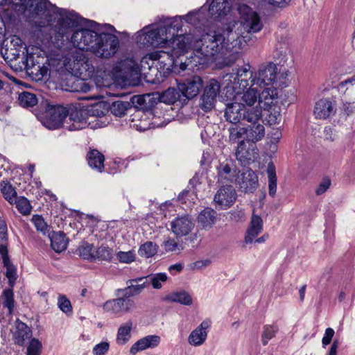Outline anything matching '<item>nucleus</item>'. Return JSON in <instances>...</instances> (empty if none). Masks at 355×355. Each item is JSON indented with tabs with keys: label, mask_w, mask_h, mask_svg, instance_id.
I'll use <instances>...</instances> for the list:
<instances>
[{
	"label": "nucleus",
	"mask_w": 355,
	"mask_h": 355,
	"mask_svg": "<svg viewBox=\"0 0 355 355\" xmlns=\"http://www.w3.org/2000/svg\"><path fill=\"white\" fill-rule=\"evenodd\" d=\"M236 22H230L222 29L207 33L197 38L193 33H188L193 37L191 42L189 56L180 62V69L184 71L188 66L191 68L206 64L216 55H225L226 52L239 49L242 42L239 40V33L233 32Z\"/></svg>",
	"instance_id": "nucleus-1"
},
{
	"label": "nucleus",
	"mask_w": 355,
	"mask_h": 355,
	"mask_svg": "<svg viewBox=\"0 0 355 355\" xmlns=\"http://www.w3.org/2000/svg\"><path fill=\"white\" fill-rule=\"evenodd\" d=\"M193 37L191 35H177L171 42V53L164 51H157L152 52L144 56L141 60V67H145L148 60L152 61V65L155 64L157 70L160 75L167 76L171 72L180 73V70L178 69V59L185 54L189 53L191 49V42Z\"/></svg>",
	"instance_id": "nucleus-2"
},
{
	"label": "nucleus",
	"mask_w": 355,
	"mask_h": 355,
	"mask_svg": "<svg viewBox=\"0 0 355 355\" xmlns=\"http://www.w3.org/2000/svg\"><path fill=\"white\" fill-rule=\"evenodd\" d=\"M181 28L182 18L175 17L168 19L159 27L145 26L137 33L135 41L139 47H162L171 45V42Z\"/></svg>",
	"instance_id": "nucleus-3"
},
{
	"label": "nucleus",
	"mask_w": 355,
	"mask_h": 355,
	"mask_svg": "<svg viewBox=\"0 0 355 355\" xmlns=\"http://www.w3.org/2000/svg\"><path fill=\"white\" fill-rule=\"evenodd\" d=\"M45 51L40 47L30 45L26 48V54L23 53L21 64L19 65L20 71L26 70L35 80L46 79L49 76V69L41 63L40 60L44 58Z\"/></svg>",
	"instance_id": "nucleus-4"
},
{
	"label": "nucleus",
	"mask_w": 355,
	"mask_h": 355,
	"mask_svg": "<svg viewBox=\"0 0 355 355\" xmlns=\"http://www.w3.org/2000/svg\"><path fill=\"white\" fill-rule=\"evenodd\" d=\"M237 11L239 21H233L238 23L233 29V32L239 33V40L241 41L245 33H256L263 28V23L257 12L245 3L238 5Z\"/></svg>",
	"instance_id": "nucleus-5"
},
{
	"label": "nucleus",
	"mask_w": 355,
	"mask_h": 355,
	"mask_svg": "<svg viewBox=\"0 0 355 355\" xmlns=\"http://www.w3.org/2000/svg\"><path fill=\"white\" fill-rule=\"evenodd\" d=\"M64 66L72 75L81 79L91 78L96 71L85 53L77 49L72 50L70 56L65 58Z\"/></svg>",
	"instance_id": "nucleus-6"
},
{
	"label": "nucleus",
	"mask_w": 355,
	"mask_h": 355,
	"mask_svg": "<svg viewBox=\"0 0 355 355\" xmlns=\"http://www.w3.org/2000/svg\"><path fill=\"white\" fill-rule=\"evenodd\" d=\"M250 69V64H245L238 68L232 69L231 73L223 76V83L225 85L227 93L230 91L245 90L252 84L255 71H252Z\"/></svg>",
	"instance_id": "nucleus-7"
},
{
	"label": "nucleus",
	"mask_w": 355,
	"mask_h": 355,
	"mask_svg": "<svg viewBox=\"0 0 355 355\" xmlns=\"http://www.w3.org/2000/svg\"><path fill=\"white\" fill-rule=\"evenodd\" d=\"M225 116L227 121L236 124L241 121L254 122L262 117V110L259 105L253 109H247L242 103L234 99L226 105Z\"/></svg>",
	"instance_id": "nucleus-8"
},
{
	"label": "nucleus",
	"mask_w": 355,
	"mask_h": 355,
	"mask_svg": "<svg viewBox=\"0 0 355 355\" xmlns=\"http://www.w3.org/2000/svg\"><path fill=\"white\" fill-rule=\"evenodd\" d=\"M282 75L278 70L277 64L268 62L261 65L257 71L252 80V85L257 87H275L279 85V80Z\"/></svg>",
	"instance_id": "nucleus-9"
},
{
	"label": "nucleus",
	"mask_w": 355,
	"mask_h": 355,
	"mask_svg": "<svg viewBox=\"0 0 355 355\" xmlns=\"http://www.w3.org/2000/svg\"><path fill=\"white\" fill-rule=\"evenodd\" d=\"M67 110L62 105H48L41 118L42 124L49 129H57L68 124Z\"/></svg>",
	"instance_id": "nucleus-10"
},
{
	"label": "nucleus",
	"mask_w": 355,
	"mask_h": 355,
	"mask_svg": "<svg viewBox=\"0 0 355 355\" xmlns=\"http://www.w3.org/2000/svg\"><path fill=\"white\" fill-rule=\"evenodd\" d=\"M119 47V40L115 35L103 33L99 35L93 53L99 58H110L116 53Z\"/></svg>",
	"instance_id": "nucleus-11"
},
{
	"label": "nucleus",
	"mask_w": 355,
	"mask_h": 355,
	"mask_svg": "<svg viewBox=\"0 0 355 355\" xmlns=\"http://www.w3.org/2000/svg\"><path fill=\"white\" fill-rule=\"evenodd\" d=\"M67 110L68 124L64 127L71 131L78 130L85 128L87 125V115L85 106L81 103L71 105Z\"/></svg>",
	"instance_id": "nucleus-12"
},
{
	"label": "nucleus",
	"mask_w": 355,
	"mask_h": 355,
	"mask_svg": "<svg viewBox=\"0 0 355 355\" xmlns=\"http://www.w3.org/2000/svg\"><path fill=\"white\" fill-rule=\"evenodd\" d=\"M98 37L99 35L94 31L81 28L73 33L71 42L76 47V49L82 51H90L93 53Z\"/></svg>",
	"instance_id": "nucleus-13"
},
{
	"label": "nucleus",
	"mask_w": 355,
	"mask_h": 355,
	"mask_svg": "<svg viewBox=\"0 0 355 355\" xmlns=\"http://www.w3.org/2000/svg\"><path fill=\"white\" fill-rule=\"evenodd\" d=\"M53 15L55 17L53 21H57L60 26L58 32L62 36L66 33V28L76 27L81 21V18L74 11L55 8Z\"/></svg>",
	"instance_id": "nucleus-14"
},
{
	"label": "nucleus",
	"mask_w": 355,
	"mask_h": 355,
	"mask_svg": "<svg viewBox=\"0 0 355 355\" xmlns=\"http://www.w3.org/2000/svg\"><path fill=\"white\" fill-rule=\"evenodd\" d=\"M220 89V85L217 80L211 79L207 83L200 98V106L202 110L208 112L214 107Z\"/></svg>",
	"instance_id": "nucleus-15"
},
{
	"label": "nucleus",
	"mask_w": 355,
	"mask_h": 355,
	"mask_svg": "<svg viewBox=\"0 0 355 355\" xmlns=\"http://www.w3.org/2000/svg\"><path fill=\"white\" fill-rule=\"evenodd\" d=\"M237 198L236 190L232 185L221 187L216 191L214 202L219 209H227L232 207Z\"/></svg>",
	"instance_id": "nucleus-16"
},
{
	"label": "nucleus",
	"mask_w": 355,
	"mask_h": 355,
	"mask_svg": "<svg viewBox=\"0 0 355 355\" xmlns=\"http://www.w3.org/2000/svg\"><path fill=\"white\" fill-rule=\"evenodd\" d=\"M235 182L241 191L252 193L258 187V177L252 169L245 168L237 174Z\"/></svg>",
	"instance_id": "nucleus-17"
},
{
	"label": "nucleus",
	"mask_w": 355,
	"mask_h": 355,
	"mask_svg": "<svg viewBox=\"0 0 355 355\" xmlns=\"http://www.w3.org/2000/svg\"><path fill=\"white\" fill-rule=\"evenodd\" d=\"M235 156L241 165L245 166L257 159L258 150L254 144L247 143L244 140H241L236 147Z\"/></svg>",
	"instance_id": "nucleus-18"
},
{
	"label": "nucleus",
	"mask_w": 355,
	"mask_h": 355,
	"mask_svg": "<svg viewBox=\"0 0 355 355\" xmlns=\"http://www.w3.org/2000/svg\"><path fill=\"white\" fill-rule=\"evenodd\" d=\"M258 89L259 87L251 84V85L248 87L245 90H236L234 92L235 93L233 96L234 99L240 101L247 109H253L256 106L254 105L258 103Z\"/></svg>",
	"instance_id": "nucleus-19"
},
{
	"label": "nucleus",
	"mask_w": 355,
	"mask_h": 355,
	"mask_svg": "<svg viewBox=\"0 0 355 355\" xmlns=\"http://www.w3.org/2000/svg\"><path fill=\"white\" fill-rule=\"evenodd\" d=\"M262 89L259 92V101L256 105H259L261 110L263 109H270L277 105L278 92L275 87H259Z\"/></svg>",
	"instance_id": "nucleus-20"
},
{
	"label": "nucleus",
	"mask_w": 355,
	"mask_h": 355,
	"mask_svg": "<svg viewBox=\"0 0 355 355\" xmlns=\"http://www.w3.org/2000/svg\"><path fill=\"white\" fill-rule=\"evenodd\" d=\"M203 81L198 76H192L184 81L178 83V89L188 98H192L198 95L202 87Z\"/></svg>",
	"instance_id": "nucleus-21"
},
{
	"label": "nucleus",
	"mask_w": 355,
	"mask_h": 355,
	"mask_svg": "<svg viewBox=\"0 0 355 355\" xmlns=\"http://www.w3.org/2000/svg\"><path fill=\"white\" fill-rule=\"evenodd\" d=\"M194 223L191 218L188 216L177 217L171 222V230L177 237H182L188 235L194 227Z\"/></svg>",
	"instance_id": "nucleus-22"
},
{
	"label": "nucleus",
	"mask_w": 355,
	"mask_h": 355,
	"mask_svg": "<svg viewBox=\"0 0 355 355\" xmlns=\"http://www.w3.org/2000/svg\"><path fill=\"white\" fill-rule=\"evenodd\" d=\"M161 343V337L158 335H148L137 340L130 348V354L136 355L138 352L148 349H154Z\"/></svg>",
	"instance_id": "nucleus-23"
},
{
	"label": "nucleus",
	"mask_w": 355,
	"mask_h": 355,
	"mask_svg": "<svg viewBox=\"0 0 355 355\" xmlns=\"http://www.w3.org/2000/svg\"><path fill=\"white\" fill-rule=\"evenodd\" d=\"M211 326V321L208 319L203 320L199 326L194 329L188 337V343L194 347L201 346L206 341L208 329Z\"/></svg>",
	"instance_id": "nucleus-24"
},
{
	"label": "nucleus",
	"mask_w": 355,
	"mask_h": 355,
	"mask_svg": "<svg viewBox=\"0 0 355 355\" xmlns=\"http://www.w3.org/2000/svg\"><path fill=\"white\" fill-rule=\"evenodd\" d=\"M263 230L262 218L254 213L252 214L251 220L246 230L244 236V246L254 243V239Z\"/></svg>",
	"instance_id": "nucleus-25"
},
{
	"label": "nucleus",
	"mask_w": 355,
	"mask_h": 355,
	"mask_svg": "<svg viewBox=\"0 0 355 355\" xmlns=\"http://www.w3.org/2000/svg\"><path fill=\"white\" fill-rule=\"evenodd\" d=\"M14 306L15 301L12 290L10 288L3 290L0 296V322L12 315Z\"/></svg>",
	"instance_id": "nucleus-26"
},
{
	"label": "nucleus",
	"mask_w": 355,
	"mask_h": 355,
	"mask_svg": "<svg viewBox=\"0 0 355 355\" xmlns=\"http://www.w3.org/2000/svg\"><path fill=\"white\" fill-rule=\"evenodd\" d=\"M335 104L329 98H322L315 103L313 114L316 119H327L335 114Z\"/></svg>",
	"instance_id": "nucleus-27"
},
{
	"label": "nucleus",
	"mask_w": 355,
	"mask_h": 355,
	"mask_svg": "<svg viewBox=\"0 0 355 355\" xmlns=\"http://www.w3.org/2000/svg\"><path fill=\"white\" fill-rule=\"evenodd\" d=\"M128 286L121 290L124 295L132 297L141 293L143 290L148 286L146 277L130 279L127 282Z\"/></svg>",
	"instance_id": "nucleus-28"
},
{
	"label": "nucleus",
	"mask_w": 355,
	"mask_h": 355,
	"mask_svg": "<svg viewBox=\"0 0 355 355\" xmlns=\"http://www.w3.org/2000/svg\"><path fill=\"white\" fill-rule=\"evenodd\" d=\"M15 342L19 345H24L26 340L32 336L31 329L24 322L17 320L12 329Z\"/></svg>",
	"instance_id": "nucleus-29"
},
{
	"label": "nucleus",
	"mask_w": 355,
	"mask_h": 355,
	"mask_svg": "<svg viewBox=\"0 0 355 355\" xmlns=\"http://www.w3.org/2000/svg\"><path fill=\"white\" fill-rule=\"evenodd\" d=\"M236 170L231 161L226 160L218 167V181L220 183H227L235 181Z\"/></svg>",
	"instance_id": "nucleus-30"
},
{
	"label": "nucleus",
	"mask_w": 355,
	"mask_h": 355,
	"mask_svg": "<svg viewBox=\"0 0 355 355\" xmlns=\"http://www.w3.org/2000/svg\"><path fill=\"white\" fill-rule=\"evenodd\" d=\"M0 248L3 263L6 268V276L8 279L10 286H13L17 279L16 267L10 261L8 249H6L4 246H1Z\"/></svg>",
	"instance_id": "nucleus-31"
},
{
	"label": "nucleus",
	"mask_w": 355,
	"mask_h": 355,
	"mask_svg": "<svg viewBox=\"0 0 355 355\" xmlns=\"http://www.w3.org/2000/svg\"><path fill=\"white\" fill-rule=\"evenodd\" d=\"M261 119L254 122H250L251 125L247 128V139L252 144L260 141L265 135L264 126L260 123Z\"/></svg>",
	"instance_id": "nucleus-32"
},
{
	"label": "nucleus",
	"mask_w": 355,
	"mask_h": 355,
	"mask_svg": "<svg viewBox=\"0 0 355 355\" xmlns=\"http://www.w3.org/2000/svg\"><path fill=\"white\" fill-rule=\"evenodd\" d=\"M133 328V322L129 320L122 323L117 331L116 343L119 345L127 344L131 338V331Z\"/></svg>",
	"instance_id": "nucleus-33"
},
{
	"label": "nucleus",
	"mask_w": 355,
	"mask_h": 355,
	"mask_svg": "<svg viewBox=\"0 0 355 355\" xmlns=\"http://www.w3.org/2000/svg\"><path fill=\"white\" fill-rule=\"evenodd\" d=\"M216 220V212L211 208L203 209L198 216V223L205 230L211 228Z\"/></svg>",
	"instance_id": "nucleus-34"
},
{
	"label": "nucleus",
	"mask_w": 355,
	"mask_h": 355,
	"mask_svg": "<svg viewBox=\"0 0 355 355\" xmlns=\"http://www.w3.org/2000/svg\"><path fill=\"white\" fill-rule=\"evenodd\" d=\"M89 166L98 172H102L104 168V155L97 150H92L87 154Z\"/></svg>",
	"instance_id": "nucleus-35"
},
{
	"label": "nucleus",
	"mask_w": 355,
	"mask_h": 355,
	"mask_svg": "<svg viewBox=\"0 0 355 355\" xmlns=\"http://www.w3.org/2000/svg\"><path fill=\"white\" fill-rule=\"evenodd\" d=\"M49 236L51 248L54 251L61 252L67 248V240L63 232H53L51 235L49 234Z\"/></svg>",
	"instance_id": "nucleus-36"
},
{
	"label": "nucleus",
	"mask_w": 355,
	"mask_h": 355,
	"mask_svg": "<svg viewBox=\"0 0 355 355\" xmlns=\"http://www.w3.org/2000/svg\"><path fill=\"white\" fill-rule=\"evenodd\" d=\"M166 300L169 302L180 303L185 306H190L193 304L191 296L185 291L171 293L166 297Z\"/></svg>",
	"instance_id": "nucleus-37"
},
{
	"label": "nucleus",
	"mask_w": 355,
	"mask_h": 355,
	"mask_svg": "<svg viewBox=\"0 0 355 355\" xmlns=\"http://www.w3.org/2000/svg\"><path fill=\"white\" fill-rule=\"evenodd\" d=\"M85 109L87 116L102 117L108 112L109 106L105 102L101 101L87 105Z\"/></svg>",
	"instance_id": "nucleus-38"
},
{
	"label": "nucleus",
	"mask_w": 355,
	"mask_h": 355,
	"mask_svg": "<svg viewBox=\"0 0 355 355\" xmlns=\"http://www.w3.org/2000/svg\"><path fill=\"white\" fill-rule=\"evenodd\" d=\"M131 107V103L128 101H116L112 103L109 109L113 115L122 117L126 114L127 111Z\"/></svg>",
	"instance_id": "nucleus-39"
},
{
	"label": "nucleus",
	"mask_w": 355,
	"mask_h": 355,
	"mask_svg": "<svg viewBox=\"0 0 355 355\" xmlns=\"http://www.w3.org/2000/svg\"><path fill=\"white\" fill-rule=\"evenodd\" d=\"M266 172L268 178V193L271 197H274L277 191V176L275 166L272 162L268 163Z\"/></svg>",
	"instance_id": "nucleus-40"
},
{
	"label": "nucleus",
	"mask_w": 355,
	"mask_h": 355,
	"mask_svg": "<svg viewBox=\"0 0 355 355\" xmlns=\"http://www.w3.org/2000/svg\"><path fill=\"white\" fill-rule=\"evenodd\" d=\"M18 101L23 107H32L37 105L38 100L35 94L29 92H22L19 94Z\"/></svg>",
	"instance_id": "nucleus-41"
},
{
	"label": "nucleus",
	"mask_w": 355,
	"mask_h": 355,
	"mask_svg": "<svg viewBox=\"0 0 355 355\" xmlns=\"http://www.w3.org/2000/svg\"><path fill=\"white\" fill-rule=\"evenodd\" d=\"M1 191L3 197L10 204H13L17 199V192L15 188L8 181L3 180L1 183Z\"/></svg>",
	"instance_id": "nucleus-42"
},
{
	"label": "nucleus",
	"mask_w": 355,
	"mask_h": 355,
	"mask_svg": "<svg viewBox=\"0 0 355 355\" xmlns=\"http://www.w3.org/2000/svg\"><path fill=\"white\" fill-rule=\"evenodd\" d=\"M157 248L158 247L155 243L147 241L139 247L138 253L142 257L150 258L157 253Z\"/></svg>",
	"instance_id": "nucleus-43"
},
{
	"label": "nucleus",
	"mask_w": 355,
	"mask_h": 355,
	"mask_svg": "<svg viewBox=\"0 0 355 355\" xmlns=\"http://www.w3.org/2000/svg\"><path fill=\"white\" fill-rule=\"evenodd\" d=\"M146 277L148 279V285L151 284L155 289L162 288V284L165 283L168 279V276L164 272L153 274Z\"/></svg>",
	"instance_id": "nucleus-44"
},
{
	"label": "nucleus",
	"mask_w": 355,
	"mask_h": 355,
	"mask_svg": "<svg viewBox=\"0 0 355 355\" xmlns=\"http://www.w3.org/2000/svg\"><path fill=\"white\" fill-rule=\"evenodd\" d=\"M268 112L266 120L270 125H277L282 121L281 108L277 105L270 109H264Z\"/></svg>",
	"instance_id": "nucleus-45"
},
{
	"label": "nucleus",
	"mask_w": 355,
	"mask_h": 355,
	"mask_svg": "<svg viewBox=\"0 0 355 355\" xmlns=\"http://www.w3.org/2000/svg\"><path fill=\"white\" fill-rule=\"evenodd\" d=\"M16 205L17 210L24 216L31 214L32 207L28 200L24 197H17L13 202Z\"/></svg>",
	"instance_id": "nucleus-46"
},
{
	"label": "nucleus",
	"mask_w": 355,
	"mask_h": 355,
	"mask_svg": "<svg viewBox=\"0 0 355 355\" xmlns=\"http://www.w3.org/2000/svg\"><path fill=\"white\" fill-rule=\"evenodd\" d=\"M278 331V327L276 325L266 324L263 327L261 334V342L263 345H266L269 340L274 338Z\"/></svg>",
	"instance_id": "nucleus-47"
},
{
	"label": "nucleus",
	"mask_w": 355,
	"mask_h": 355,
	"mask_svg": "<svg viewBox=\"0 0 355 355\" xmlns=\"http://www.w3.org/2000/svg\"><path fill=\"white\" fill-rule=\"evenodd\" d=\"M123 297H119L118 300L121 307V315L125 313H129L132 311L136 306L135 302L130 299V297H128L123 294Z\"/></svg>",
	"instance_id": "nucleus-48"
},
{
	"label": "nucleus",
	"mask_w": 355,
	"mask_h": 355,
	"mask_svg": "<svg viewBox=\"0 0 355 355\" xmlns=\"http://www.w3.org/2000/svg\"><path fill=\"white\" fill-rule=\"evenodd\" d=\"M95 252L92 244L85 243L79 248L80 255L86 260H95Z\"/></svg>",
	"instance_id": "nucleus-49"
},
{
	"label": "nucleus",
	"mask_w": 355,
	"mask_h": 355,
	"mask_svg": "<svg viewBox=\"0 0 355 355\" xmlns=\"http://www.w3.org/2000/svg\"><path fill=\"white\" fill-rule=\"evenodd\" d=\"M94 257L95 259L110 261L113 257V250L107 246L101 245L96 250Z\"/></svg>",
	"instance_id": "nucleus-50"
},
{
	"label": "nucleus",
	"mask_w": 355,
	"mask_h": 355,
	"mask_svg": "<svg viewBox=\"0 0 355 355\" xmlns=\"http://www.w3.org/2000/svg\"><path fill=\"white\" fill-rule=\"evenodd\" d=\"M103 310L107 313L111 314H114L118 316L121 315V307L119 305V302L118 298L107 300L103 304Z\"/></svg>",
	"instance_id": "nucleus-51"
},
{
	"label": "nucleus",
	"mask_w": 355,
	"mask_h": 355,
	"mask_svg": "<svg viewBox=\"0 0 355 355\" xmlns=\"http://www.w3.org/2000/svg\"><path fill=\"white\" fill-rule=\"evenodd\" d=\"M37 231L41 232L44 235L49 234L50 227L45 222L44 219L40 215H34L31 219Z\"/></svg>",
	"instance_id": "nucleus-52"
},
{
	"label": "nucleus",
	"mask_w": 355,
	"mask_h": 355,
	"mask_svg": "<svg viewBox=\"0 0 355 355\" xmlns=\"http://www.w3.org/2000/svg\"><path fill=\"white\" fill-rule=\"evenodd\" d=\"M230 141L231 142H236L242 139L244 135L247 136V128L240 126H233L230 128Z\"/></svg>",
	"instance_id": "nucleus-53"
},
{
	"label": "nucleus",
	"mask_w": 355,
	"mask_h": 355,
	"mask_svg": "<svg viewBox=\"0 0 355 355\" xmlns=\"http://www.w3.org/2000/svg\"><path fill=\"white\" fill-rule=\"evenodd\" d=\"M202 12H203V7L198 10V11H193L188 15L183 17V19L189 24H192L194 26H198L199 24H201L200 21L201 20V18L202 17Z\"/></svg>",
	"instance_id": "nucleus-54"
},
{
	"label": "nucleus",
	"mask_w": 355,
	"mask_h": 355,
	"mask_svg": "<svg viewBox=\"0 0 355 355\" xmlns=\"http://www.w3.org/2000/svg\"><path fill=\"white\" fill-rule=\"evenodd\" d=\"M116 256L119 261L123 263H130L135 261L136 259V254L134 250L119 251Z\"/></svg>",
	"instance_id": "nucleus-55"
},
{
	"label": "nucleus",
	"mask_w": 355,
	"mask_h": 355,
	"mask_svg": "<svg viewBox=\"0 0 355 355\" xmlns=\"http://www.w3.org/2000/svg\"><path fill=\"white\" fill-rule=\"evenodd\" d=\"M58 306L59 309L66 314H71L72 313L71 302L65 295L59 296L58 300Z\"/></svg>",
	"instance_id": "nucleus-56"
},
{
	"label": "nucleus",
	"mask_w": 355,
	"mask_h": 355,
	"mask_svg": "<svg viewBox=\"0 0 355 355\" xmlns=\"http://www.w3.org/2000/svg\"><path fill=\"white\" fill-rule=\"evenodd\" d=\"M41 349V342L38 339L33 338L27 347V355H40Z\"/></svg>",
	"instance_id": "nucleus-57"
},
{
	"label": "nucleus",
	"mask_w": 355,
	"mask_h": 355,
	"mask_svg": "<svg viewBox=\"0 0 355 355\" xmlns=\"http://www.w3.org/2000/svg\"><path fill=\"white\" fill-rule=\"evenodd\" d=\"M87 79L79 78L73 83V92L86 93L91 90L92 86L87 83Z\"/></svg>",
	"instance_id": "nucleus-58"
},
{
	"label": "nucleus",
	"mask_w": 355,
	"mask_h": 355,
	"mask_svg": "<svg viewBox=\"0 0 355 355\" xmlns=\"http://www.w3.org/2000/svg\"><path fill=\"white\" fill-rule=\"evenodd\" d=\"M110 349V343L107 341L101 342L95 345L92 349L94 355H105Z\"/></svg>",
	"instance_id": "nucleus-59"
},
{
	"label": "nucleus",
	"mask_w": 355,
	"mask_h": 355,
	"mask_svg": "<svg viewBox=\"0 0 355 355\" xmlns=\"http://www.w3.org/2000/svg\"><path fill=\"white\" fill-rule=\"evenodd\" d=\"M162 247L166 252H175L180 250L178 243L172 239H168L164 241Z\"/></svg>",
	"instance_id": "nucleus-60"
},
{
	"label": "nucleus",
	"mask_w": 355,
	"mask_h": 355,
	"mask_svg": "<svg viewBox=\"0 0 355 355\" xmlns=\"http://www.w3.org/2000/svg\"><path fill=\"white\" fill-rule=\"evenodd\" d=\"M162 98L164 101H167L168 104H171L176 101L177 94L174 89H168L163 93Z\"/></svg>",
	"instance_id": "nucleus-61"
},
{
	"label": "nucleus",
	"mask_w": 355,
	"mask_h": 355,
	"mask_svg": "<svg viewBox=\"0 0 355 355\" xmlns=\"http://www.w3.org/2000/svg\"><path fill=\"white\" fill-rule=\"evenodd\" d=\"M335 334L334 330L332 328H327L324 334V336L322 339V343L323 347H325L327 345L330 344L332 338L334 337Z\"/></svg>",
	"instance_id": "nucleus-62"
},
{
	"label": "nucleus",
	"mask_w": 355,
	"mask_h": 355,
	"mask_svg": "<svg viewBox=\"0 0 355 355\" xmlns=\"http://www.w3.org/2000/svg\"><path fill=\"white\" fill-rule=\"evenodd\" d=\"M96 73L99 77H101L103 79H109L113 78L115 76V73L113 70H110L105 68L103 71L101 69L98 68L96 69Z\"/></svg>",
	"instance_id": "nucleus-63"
},
{
	"label": "nucleus",
	"mask_w": 355,
	"mask_h": 355,
	"mask_svg": "<svg viewBox=\"0 0 355 355\" xmlns=\"http://www.w3.org/2000/svg\"><path fill=\"white\" fill-rule=\"evenodd\" d=\"M194 196L193 193H191L189 191H184L178 196V200L182 203H187L188 201L190 202L191 200H194Z\"/></svg>",
	"instance_id": "nucleus-64"
}]
</instances>
